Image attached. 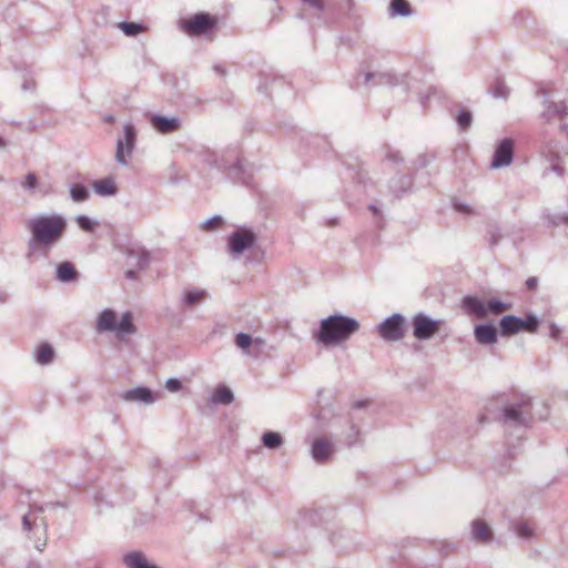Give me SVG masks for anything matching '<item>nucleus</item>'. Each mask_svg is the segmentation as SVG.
Wrapping results in <instances>:
<instances>
[{"mask_svg": "<svg viewBox=\"0 0 568 568\" xmlns=\"http://www.w3.org/2000/svg\"><path fill=\"white\" fill-rule=\"evenodd\" d=\"M68 227L67 219L60 213L39 214L27 221L31 236L28 240L27 258L34 254L47 256L48 252L63 237Z\"/></svg>", "mask_w": 568, "mask_h": 568, "instance_id": "obj_1", "label": "nucleus"}, {"mask_svg": "<svg viewBox=\"0 0 568 568\" xmlns=\"http://www.w3.org/2000/svg\"><path fill=\"white\" fill-rule=\"evenodd\" d=\"M361 325L356 318L333 314L321 321L320 329L314 335L316 342L325 346L338 345L351 338Z\"/></svg>", "mask_w": 568, "mask_h": 568, "instance_id": "obj_2", "label": "nucleus"}, {"mask_svg": "<svg viewBox=\"0 0 568 568\" xmlns=\"http://www.w3.org/2000/svg\"><path fill=\"white\" fill-rule=\"evenodd\" d=\"M61 504H47L45 506H37L29 504V510L22 516V530L33 540L36 549L43 551L48 540V523L42 513L47 507L60 506Z\"/></svg>", "mask_w": 568, "mask_h": 568, "instance_id": "obj_3", "label": "nucleus"}, {"mask_svg": "<svg viewBox=\"0 0 568 568\" xmlns=\"http://www.w3.org/2000/svg\"><path fill=\"white\" fill-rule=\"evenodd\" d=\"M532 403L530 397L521 396L518 400L505 405L500 420L505 428L523 432L532 420Z\"/></svg>", "mask_w": 568, "mask_h": 568, "instance_id": "obj_4", "label": "nucleus"}, {"mask_svg": "<svg viewBox=\"0 0 568 568\" xmlns=\"http://www.w3.org/2000/svg\"><path fill=\"white\" fill-rule=\"evenodd\" d=\"M376 329L379 336L387 342L400 341L406 335L405 317L399 313H395L385 318Z\"/></svg>", "mask_w": 568, "mask_h": 568, "instance_id": "obj_5", "label": "nucleus"}, {"mask_svg": "<svg viewBox=\"0 0 568 568\" xmlns=\"http://www.w3.org/2000/svg\"><path fill=\"white\" fill-rule=\"evenodd\" d=\"M136 141L135 126L128 122L123 125V138L116 141L115 161L126 166L129 165V159L131 158Z\"/></svg>", "mask_w": 568, "mask_h": 568, "instance_id": "obj_6", "label": "nucleus"}, {"mask_svg": "<svg viewBox=\"0 0 568 568\" xmlns=\"http://www.w3.org/2000/svg\"><path fill=\"white\" fill-rule=\"evenodd\" d=\"M442 320H434L424 313H417L412 318L413 335L418 341L430 339L438 331Z\"/></svg>", "mask_w": 568, "mask_h": 568, "instance_id": "obj_7", "label": "nucleus"}, {"mask_svg": "<svg viewBox=\"0 0 568 568\" xmlns=\"http://www.w3.org/2000/svg\"><path fill=\"white\" fill-rule=\"evenodd\" d=\"M216 26V19L209 13H197L193 17L181 20L180 28L189 36H202Z\"/></svg>", "mask_w": 568, "mask_h": 568, "instance_id": "obj_8", "label": "nucleus"}, {"mask_svg": "<svg viewBox=\"0 0 568 568\" xmlns=\"http://www.w3.org/2000/svg\"><path fill=\"white\" fill-rule=\"evenodd\" d=\"M255 242V233L250 229L241 227L230 234L227 248L231 255L239 256L252 247Z\"/></svg>", "mask_w": 568, "mask_h": 568, "instance_id": "obj_9", "label": "nucleus"}, {"mask_svg": "<svg viewBox=\"0 0 568 568\" xmlns=\"http://www.w3.org/2000/svg\"><path fill=\"white\" fill-rule=\"evenodd\" d=\"M514 159V142L510 139L501 140L493 155L490 166L493 169H500L508 166Z\"/></svg>", "mask_w": 568, "mask_h": 568, "instance_id": "obj_10", "label": "nucleus"}, {"mask_svg": "<svg viewBox=\"0 0 568 568\" xmlns=\"http://www.w3.org/2000/svg\"><path fill=\"white\" fill-rule=\"evenodd\" d=\"M542 93V104L545 110L541 113V116L546 119L547 121L554 119V118H562L565 115H568V99L564 101H552L549 95L546 93V91H541Z\"/></svg>", "mask_w": 568, "mask_h": 568, "instance_id": "obj_11", "label": "nucleus"}, {"mask_svg": "<svg viewBox=\"0 0 568 568\" xmlns=\"http://www.w3.org/2000/svg\"><path fill=\"white\" fill-rule=\"evenodd\" d=\"M312 458L318 463H326L335 453L334 444L323 437L313 440L310 449Z\"/></svg>", "mask_w": 568, "mask_h": 568, "instance_id": "obj_12", "label": "nucleus"}, {"mask_svg": "<svg viewBox=\"0 0 568 568\" xmlns=\"http://www.w3.org/2000/svg\"><path fill=\"white\" fill-rule=\"evenodd\" d=\"M209 156V162L219 170L227 172L229 178L233 180L242 179V162L237 158H234V161L229 163L224 156L219 158L215 153H210Z\"/></svg>", "mask_w": 568, "mask_h": 568, "instance_id": "obj_13", "label": "nucleus"}, {"mask_svg": "<svg viewBox=\"0 0 568 568\" xmlns=\"http://www.w3.org/2000/svg\"><path fill=\"white\" fill-rule=\"evenodd\" d=\"M120 396L124 402L143 403L148 405L153 404L158 399L156 395H154V393L150 388L144 386H138L128 389L123 392Z\"/></svg>", "mask_w": 568, "mask_h": 568, "instance_id": "obj_14", "label": "nucleus"}, {"mask_svg": "<svg viewBox=\"0 0 568 568\" xmlns=\"http://www.w3.org/2000/svg\"><path fill=\"white\" fill-rule=\"evenodd\" d=\"M474 337L479 345H494L498 341V331L491 323H479L474 327Z\"/></svg>", "mask_w": 568, "mask_h": 568, "instance_id": "obj_15", "label": "nucleus"}, {"mask_svg": "<svg viewBox=\"0 0 568 568\" xmlns=\"http://www.w3.org/2000/svg\"><path fill=\"white\" fill-rule=\"evenodd\" d=\"M151 125L160 133H172L181 128V119L179 116H164L153 114L150 116Z\"/></svg>", "mask_w": 568, "mask_h": 568, "instance_id": "obj_16", "label": "nucleus"}, {"mask_svg": "<svg viewBox=\"0 0 568 568\" xmlns=\"http://www.w3.org/2000/svg\"><path fill=\"white\" fill-rule=\"evenodd\" d=\"M462 308L467 315L477 318L487 317L486 302L476 296L467 295L462 300Z\"/></svg>", "mask_w": 568, "mask_h": 568, "instance_id": "obj_17", "label": "nucleus"}, {"mask_svg": "<svg viewBox=\"0 0 568 568\" xmlns=\"http://www.w3.org/2000/svg\"><path fill=\"white\" fill-rule=\"evenodd\" d=\"M471 539L477 544H490L494 540L493 529L481 519L471 523Z\"/></svg>", "mask_w": 568, "mask_h": 568, "instance_id": "obj_18", "label": "nucleus"}, {"mask_svg": "<svg viewBox=\"0 0 568 568\" xmlns=\"http://www.w3.org/2000/svg\"><path fill=\"white\" fill-rule=\"evenodd\" d=\"M116 327V315L115 312L111 308L103 310L97 320V331L99 333L103 332H115Z\"/></svg>", "mask_w": 568, "mask_h": 568, "instance_id": "obj_19", "label": "nucleus"}, {"mask_svg": "<svg viewBox=\"0 0 568 568\" xmlns=\"http://www.w3.org/2000/svg\"><path fill=\"white\" fill-rule=\"evenodd\" d=\"M92 189L100 196H113L118 193L115 181L111 176L94 181Z\"/></svg>", "mask_w": 568, "mask_h": 568, "instance_id": "obj_20", "label": "nucleus"}, {"mask_svg": "<svg viewBox=\"0 0 568 568\" xmlns=\"http://www.w3.org/2000/svg\"><path fill=\"white\" fill-rule=\"evenodd\" d=\"M365 84L372 83L373 85L396 84V77L389 72H366L364 75Z\"/></svg>", "mask_w": 568, "mask_h": 568, "instance_id": "obj_21", "label": "nucleus"}, {"mask_svg": "<svg viewBox=\"0 0 568 568\" xmlns=\"http://www.w3.org/2000/svg\"><path fill=\"white\" fill-rule=\"evenodd\" d=\"M499 325L501 335H515L520 332L521 317L515 315H506L500 320Z\"/></svg>", "mask_w": 568, "mask_h": 568, "instance_id": "obj_22", "label": "nucleus"}, {"mask_svg": "<svg viewBox=\"0 0 568 568\" xmlns=\"http://www.w3.org/2000/svg\"><path fill=\"white\" fill-rule=\"evenodd\" d=\"M57 278L62 283H70L78 278V271L71 262H62L57 266Z\"/></svg>", "mask_w": 568, "mask_h": 568, "instance_id": "obj_23", "label": "nucleus"}, {"mask_svg": "<svg viewBox=\"0 0 568 568\" xmlns=\"http://www.w3.org/2000/svg\"><path fill=\"white\" fill-rule=\"evenodd\" d=\"M209 296V293L205 290L200 288H191L184 291L182 295V304L185 307H192L196 304L202 303L206 297Z\"/></svg>", "mask_w": 568, "mask_h": 568, "instance_id": "obj_24", "label": "nucleus"}, {"mask_svg": "<svg viewBox=\"0 0 568 568\" xmlns=\"http://www.w3.org/2000/svg\"><path fill=\"white\" fill-rule=\"evenodd\" d=\"M210 400L215 405H230L234 400V395L229 387L220 385L212 393Z\"/></svg>", "mask_w": 568, "mask_h": 568, "instance_id": "obj_25", "label": "nucleus"}, {"mask_svg": "<svg viewBox=\"0 0 568 568\" xmlns=\"http://www.w3.org/2000/svg\"><path fill=\"white\" fill-rule=\"evenodd\" d=\"M388 14L392 18L409 17L412 14V9L406 0H390Z\"/></svg>", "mask_w": 568, "mask_h": 568, "instance_id": "obj_26", "label": "nucleus"}, {"mask_svg": "<svg viewBox=\"0 0 568 568\" xmlns=\"http://www.w3.org/2000/svg\"><path fill=\"white\" fill-rule=\"evenodd\" d=\"M132 314L125 312L122 314L121 321L116 323L115 333L118 336L135 333V326L132 322Z\"/></svg>", "mask_w": 568, "mask_h": 568, "instance_id": "obj_27", "label": "nucleus"}, {"mask_svg": "<svg viewBox=\"0 0 568 568\" xmlns=\"http://www.w3.org/2000/svg\"><path fill=\"white\" fill-rule=\"evenodd\" d=\"M262 444L268 449H276L283 445V437L276 432H265L262 435Z\"/></svg>", "mask_w": 568, "mask_h": 568, "instance_id": "obj_28", "label": "nucleus"}, {"mask_svg": "<svg viewBox=\"0 0 568 568\" xmlns=\"http://www.w3.org/2000/svg\"><path fill=\"white\" fill-rule=\"evenodd\" d=\"M54 357L53 347L50 344H42L38 347L36 359L39 364L45 365L52 362Z\"/></svg>", "mask_w": 568, "mask_h": 568, "instance_id": "obj_29", "label": "nucleus"}, {"mask_svg": "<svg viewBox=\"0 0 568 568\" xmlns=\"http://www.w3.org/2000/svg\"><path fill=\"white\" fill-rule=\"evenodd\" d=\"M510 308H511L510 303H506V302H503V301H499L496 298H491L486 302L487 315L489 313L494 314V315H500Z\"/></svg>", "mask_w": 568, "mask_h": 568, "instance_id": "obj_30", "label": "nucleus"}, {"mask_svg": "<svg viewBox=\"0 0 568 568\" xmlns=\"http://www.w3.org/2000/svg\"><path fill=\"white\" fill-rule=\"evenodd\" d=\"M119 28L123 31V33L128 37H135L146 30V27L142 23L136 22H120Z\"/></svg>", "mask_w": 568, "mask_h": 568, "instance_id": "obj_31", "label": "nucleus"}, {"mask_svg": "<svg viewBox=\"0 0 568 568\" xmlns=\"http://www.w3.org/2000/svg\"><path fill=\"white\" fill-rule=\"evenodd\" d=\"M70 195L72 201L77 203L84 202L90 196L88 189L79 183H73L70 185Z\"/></svg>", "mask_w": 568, "mask_h": 568, "instance_id": "obj_32", "label": "nucleus"}, {"mask_svg": "<svg viewBox=\"0 0 568 568\" xmlns=\"http://www.w3.org/2000/svg\"><path fill=\"white\" fill-rule=\"evenodd\" d=\"M235 344L242 349H247L252 344H254L255 346H262L263 339L256 338L253 341L250 334L239 333L235 337Z\"/></svg>", "mask_w": 568, "mask_h": 568, "instance_id": "obj_33", "label": "nucleus"}, {"mask_svg": "<svg viewBox=\"0 0 568 568\" xmlns=\"http://www.w3.org/2000/svg\"><path fill=\"white\" fill-rule=\"evenodd\" d=\"M130 256L136 260L135 264L141 270L146 268L150 264V254L144 248L131 250Z\"/></svg>", "mask_w": 568, "mask_h": 568, "instance_id": "obj_34", "label": "nucleus"}, {"mask_svg": "<svg viewBox=\"0 0 568 568\" xmlns=\"http://www.w3.org/2000/svg\"><path fill=\"white\" fill-rule=\"evenodd\" d=\"M516 535L525 540L531 539L535 536L534 528L526 521H520L514 526Z\"/></svg>", "mask_w": 568, "mask_h": 568, "instance_id": "obj_35", "label": "nucleus"}, {"mask_svg": "<svg viewBox=\"0 0 568 568\" xmlns=\"http://www.w3.org/2000/svg\"><path fill=\"white\" fill-rule=\"evenodd\" d=\"M456 122L462 131L468 130L473 123L471 112L466 109L460 110L456 116Z\"/></svg>", "mask_w": 568, "mask_h": 568, "instance_id": "obj_36", "label": "nucleus"}, {"mask_svg": "<svg viewBox=\"0 0 568 568\" xmlns=\"http://www.w3.org/2000/svg\"><path fill=\"white\" fill-rule=\"evenodd\" d=\"M538 317L534 314H528L525 318H521L520 331L535 333L538 328Z\"/></svg>", "mask_w": 568, "mask_h": 568, "instance_id": "obj_37", "label": "nucleus"}, {"mask_svg": "<svg viewBox=\"0 0 568 568\" xmlns=\"http://www.w3.org/2000/svg\"><path fill=\"white\" fill-rule=\"evenodd\" d=\"M491 94L496 99H506L509 94V90L505 82L500 79H497L491 88Z\"/></svg>", "mask_w": 568, "mask_h": 568, "instance_id": "obj_38", "label": "nucleus"}, {"mask_svg": "<svg viewBox=\"0 0 568 568\" xmlns=\"http://www.w3.org/2000/svg\"><path fill=\"white\" fill-rule=\"evenodd\" d=\"M75 222L78 226L85 232H92L95 225L98 224L89 216L82 214L75 216Z\"/></svg>", "mask_w": 568, "mask_h": 568, "instance_id": "obj_39", "label": "nucleus"}, {"mask_svg": "<svg viewBox=\"0 0 568 568\" xmlns=\"http://www.w3.org/2000/svg\"><path fill=\"white\" fill-rule=\"evenodd\" d=\"M303 6L316 14H321L325 10L324 0H300Z\"/></svg>", "mask_w": 568, "mask_h": 568, "instance_id": "obj_40", "label": "nucleus"}, {"mask_svg": "<svg viewBox=\"0 0 568 568\" xmlns=\"http://www.w3.org/2000/svg\"><path fill=\"white\" fill-rule=\"evenodd\" d=\"M402 187L397 189L394 184L390 185L396 196H402L403 193L412 186V179L409 176L400 178Z\"/></svg>", "mask_w": 568, "mask_h": 568, "instance_id": "obj_41", "label": "nucleus"}, {"mask_svg": "<svg viewBox=\"0 0 568 568\" xmlns=\"http://www.w3.org/2000/svg\"><path fill=\"white\" fill-rule=\"evenodd\" d=\"M223 222V219L220 215H214L201 223V229L203 230H213L220 226Z\"/></svg>", "mask_w": 568, "mask_h": 568, "instance_id": "obj_42", "label": "nucleus"}, {"mask_svg": "<svg viewBox=\"0 0 568 568\" xmlns=\"http://www.w3.org/2000/svg\"><path fill=\"white\" fill-rule=\"evenodd\" d=\"M358 438H359V429L357 428V426L352 425L351 432L346 437L347 446L351 447V446L355 445L358 442Z\"/></svg>", "mask_w": 568, "mask_h": 568, "instance_id": "obj_43", "label": "nucleus"}, {"mask_svg": "<svg viewBox=\"0 0 568 568\" xmlns=\"http://www.w3.org/2000/svg\"><path fill=\"white\" fill-rule=\"evenodd\" d=\"M165 388L169 392L175 393V392H179L182 388V383H181L180 379L172 377V378H169L165 382Z\"/></svg>", "mask_w": 568, "mask_h": 568, "instance_id": "obj_44", "label": "nucleus"}, {"mask_svg": "<svg viewBox=\"0 0 568 568\" xmlns=\"http://www.w3.org/2000/svg\"><path fill=\"white\" fill-rule=\"evenodd\" d=\"M36 186H37V176L33 173H29L26 176V181L23 182V187L26 190L32 191L36 189Z\"/></svg>", "mask_w": 568, "mask_h": 568, "instance_id": "obj_45", "label": "nucleus"}, {"mask_svg": "<svg viewBox=\"0 0 568 568\" xmlns=\"http://www.w3.org/2000/svg\"><path fill=\"white\" fill-rule=\"evenodd\" d=\"M548 221L551 223V224H561V223H565V222H568V215L567 214H555L552 216H549L548 217Z\"/></svg>", "mask_w": 568, "mask_h": 568, "instance_id": "obj_46", "label": "nucleus"}, {"mask_svg": "<svg viewBox=\"0 0 568 568\" xmlns=\"http://www.w3.org/2000/svg\"><path fill=\"white\" fill-rule=\"evenodd\" d=\"M454 207H455L456 211L462 212V213L469 214V213L473 212L470 206L468 204H466V203H463V202H455L454 203Z\"/></svg>", "mask_w": 568, "mask_h": 568, "instance_id": "obj_47", "label": "nucleus"}, {"mask_svg": "<svg viewBox=\"0 0 568 568\" xmlns=\"http://www.w3.org/2000/svg\"><path fill=\"white\" fill-rule=\"evenodd\" d=\"M537 278L536 277H529L526 282L528 288H535L537 286Z\"/></svg>", "mask_w": 568, "mask_h": 568, "instance_id": "obj_48", "label": "nucleus"}, {"mask_svg": "<svg viewBox=\"0 0 568 568\" xmlns=\"http://www.w3.org/2000/svg\"><path fill=\"white\" fill-rule=\"evenodd\" d=\"M550 335H551L554 338H557V337H558V335H559V328H558L555 324H552V325L550 326Z\"/></svg>", "mask_w": 568, "mask_h": 568, "instance_id": "obj_49", "label": "nucleus"}, {"mask_svg": "<svg viewBox=\"0 0 568 568\" xmlns=\"http://www.w3.org/2000/svg\"><path fill=\"white\" fill-rule=\"evenodd\" d=\"M388 159H389L390 161H393V162H397V161H400V160H402V158L399 156V154H398V153H389V154H388Z\"/></svg>", "mask_w": 568, "mask_h": 568, "instance_id": "obj_50", "label": "nucleus"}, {"mask_svg": "<svg viewBox=\"0 0 568 568\" xmlns=\"http://www.w3.org/2000/svg\"><path fill=\"white\" fill-rule=\"evenodd\" d=\"M125 277L129 280H134L136 277V272L133 270H129L125 272Z\"/></svg>", "mask_w": 568, "mask_h": 568, "instance_id": "obj_51", "label": "nucleus"}, {"mask_svg": "<svg viewBox=\"0 0 568 568\" xmlns=\"http://www.w3.org/2000/svg\"><path fill=\"white\" fill-rule=\"evenodd\" d=\"M7 146L6 140L0 135V149H3Z\"/></svg>", "mask_w": 568, "mask_h": 568, "instance_id": "obj_52", "label": "nucleus"}, {"mask_svg": "<svg viewBox=\"0 0 568 568\" xmlns=\"http://www.w3.org/2000/svg\"><path fill=\"white\" fill-rule=\"evenodd\" d=\"M369 210H371L374 214H377V213H378V209H377L375 205H369Z\"/></svg>", "mask_w": 568, "mask_h": 568, "instance_id": "obj_53", "label": "nucleus"}, {"mask_svg": "<svg viewBox=\"0 0 568 568\" xmlns=\"http://www.w3.org/2000/svg\"><path fill=\"white\" fill-rule=\"evenodd\" d=\"M355 407L359 408V407H363L364 406V402H356L354 404Z\"/></svg>", "mask_w": 568, "mask_h": 568, "instance_id": "obj_54", "label": "nucleus"}, {"mask_svg": "<svg viewBox=\"0 0 568 568\" xmlns=\"http://www.w3.org/2000/svg\"><path fill=\"white\" fill-rule=\"evenodd\" d=\"M215 70L220 73H224V71L220 67H215Z\"/></svg>", "mask_w": 568, "mask_h": 568, "instance_id": "obj_55", "label": "nucleus"}, {"mask_svg": "<svg viewBox=\"0 0 568 568\" xmlns=\"http://www.w3.org/2000/svg\"><path fill=\"white\" fill-rule=\"evenodd\" d=\"M562 129H564V130L567 132V134H568V124H564V125H562Z\"/></svg>", "mask_w": 568, "mask_h": 568, "instance_id": "obj_56", "label": "nucleus"}]
</instances>
